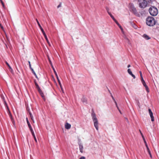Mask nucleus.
<instances>
[{
  "label": "nucleus",
  "instance_id": "f257e3e1",
  "mask_svg": "<svg viewBox=\"0 0 159 159\" xmlns=\"http://www.w3.org/2000/svg\"><path fill=\"white\" fill-rule=\"evenodd\" d=\"M146 23L148 26H153L155 24L156 20L153 17L149 16L146 18Z\"/></svg>",
  "mask_w": 159,
  "mask_h": 159
},
{
  "label": "nucleus",
  "instance_id": "f03ea898",
  "mask_svg": "<svg viewBox=\"0 0 159 159\" xmlns=\"http://www.w3.org/2000/svg\"><path fill=\"white\" fill-rule=\"evenodd\" d=\"M91 116L94 123V126L96 129H98V121L97 118L96 114L93 110H92Z\"/></svg>",
  "mask_w": 159,
  "mask_h": 159
},
{
  "label": "nucleus",
  "instance_id": "7ed1b4c3",
  "mask_svg": "<svg viewBox=\"0 0 159 159\" xmlns=\"http://www.w3.org/2000/svg\"><path fill=\"white\" fill-rule=\"evenodd\" d=\"M149 11L151 15L152 16H156L158 13L157 8L154 7H150L149 9Z\"/></svg>",
  "mask_w": 159,
  "mask_h": 159
},
{
  "label": "nucleus",
  "instance_id": "20e7f679",
  "mask_svg": "<svg viewBox=\"0 0 159 159\" xmlns=\"http://www.w3.org/2000/svg\"><path fill=\"white\" fill-rule=\"evenodd\" d=\"M138 3L139 7L142 8H144L148 4V2L146 0H139Z\"/></svg>",
  "mask_w": 159,
  "mask_h": 159
},
{
  "label": "nucleus",
  "instance_id": "39448f33",
  "mask_svg": "<svg viewBox=\"0 0 159 159\" xmlns=\"http://www.w3.org/2000/svg\"><path fill=\"white\" fill-rule=\"evenodd\" d=\"M3 101H4V103L6 105V106L7 107V110H8V113L10 116V118L11 120V121L13 123V124L14 125L15 124V121H14V119H13V118H12V116L11 114V113L9 109V108L7 106V104L6 103V102L5 101H4V99H3Z\"/></svg>",
  "mask_w": 159,
  "mask_h": 159
},
{
  "label": "nucleus",
  "instance_id": "423d86ee",
  "mask_svg": "<svg viewBox=\"0 0 159 159\" xmlns=\"http://www.w3.org/2000/svg\"><path fill=\"white\" fill-rule=\"evenodd\" d=\"M48 60H49V62L50 63V64L51 65L52 67V69H53V70H54V73H55V75H56V78H57V80H58V82L59 83V84H61V82H60V81L59 79V77H58V75H57V74L56 71H55V70L54 67H53V66L52 65V63L51 60H50L49 58H48Z\"/></svg>",
  "mask_w": 159,
  "mask_h": 159
},
{
  "label": "nucleus",
  "instance_id": "0eeeda50",
  "mask_svg": "<svg viewBox=\"0 0 159 159\" xmlns=\"http://www.w3.org/2000/svg\"><path fill=\"white\" fill-rule=\"evenodd\" d=\"M131 9L132 11L134 14L135 15L137 16H140L139 14L137 12L136 8L134 7H132Z\"/></svg>",
  "mask_w": 159,
  "mask_h": 159
},
{
  "label": "nucleus",
  "instance_id": "6e6552de",
  "mask_svg": "<svg viewBox=\"0 0 159 159\" xmlns=\"http://www.w3.org/2000/svg\"><path fill=\"white\" fill-rule=\"evenodd\" d=\"M79 142H78V144L79 145V149L80 150V151L81 153L83 152V147L82 145V144L80 143V140L79 139Z\"/></svg>",
  "mask_w": 159,
  "mask_h": 159
},
{
  "label": "nucleus",
  "instance_id": "1a4fd4ad",
  "mask_svg": "<svg viewBox=\"0 0 159 159\" xmlns=\"http://www.w3.org/2000/svg\"><path fill=\"white\" fill-rule=\"evenodd\" d=\"M149 113L151 119V121H154V118L153 116V113L150 109H148Z\"/></svg>",
  "mask_w": 159,
  "mask_h": 159
},
{
  "label": "nucleus",
  "instance_id": "9d476101",
  "mask_svg": "<svg viewBox=\"0 0 159 159\" xmlns=\"http://www.w3.org/2000/svg\"><path fill=\"white\" fill-rule=\"evenodd\" d=\"M149 113L151 119V121H154V118L153 116V113L150 109H148Z\"/></svg>",
  "mask_w": 159,
  "mask_h": 159
},
{
  "label": "nucleus",
  "instance_id": "9b49d317",
  "mask_svg": "<svg viewBox=\"0 0 159 159\" xmlns=\"http://www.w3.org/2000/svg\"><path fill=\"white\" fill-rule=\"evenodd\" d=\"M139 130L140 133V134H141V136H142V138L143 139V140L144 142V143H145V145L146 147L147 148H148V145H147V142H146V140H145V138H144V137L143 134L142 133L140 130Z\"/></svg>",
  "mask_w": 159,
  "mask_h": 159
},
{
  "label": "nucleus",
  "instance_id": "f8f14e48",
  "mask_svg": "<svg viewBox=\"0 0 159 159\" xmlns=\"http://www.w3.org/2000/svg\"><path fill=\"white\" fill-rule=\"evenodd\" d=\"M127 71L128 73L134 79L135 78V76L132 74V73L130 69H128Z\"/></svg>",
  "mask_w": 159,
  "mask_h": 159
},
{
  "label": "nucleus",
  "instance_id": "ddd939ff",
  "mask_svg": "<svg viewBox=\"0 0 159 159\" xmlns=\"http://www.w3.org/2000/svg\"><path fill=\"white\" fill-rule=\"evenodd\" d=\"M143 85L145 87L146 89L148 92H149V91L148 88V87L145 81L142 82Z\"/></svg>",
  "mask_w": 159,
  "mask_h": 159
},
{
  "label": "nucleus",
  "instance_id": "4468645a",
  "mask_svg": "<svg viewBox=\"0 0 159 159\" xmlns=\"http://www.w3.org/2000/svg\"><path fill=\"white\" fill-rule=\"evenodd\" d=\"M81 101L84 104H87V99L84 97H83L81 99Z\"/></svg>",
  "mask_w": 159,
  "mask_h": 159
},
{
  "label": "nucleus",
  "instance_id": "2eb2a0df",
  "mask_svg": "<svg viewBox=\"0 0 159 159\" xmlns=\"http://www.w3.org/2000/svg\"><path fill=\"white\" fill-rule=\"evenodd\" d=\"M65 128L67 129H69L70 128L71 125L68 123H66L65 125Z\"/></svg>",
  "mask_w": 159,
  "mask_h": 159
},
{
  "label": "nucleus",
  "instance_id": "dca6fc26",
  "mask_svg": "<svg viewBox=\"0 0 159 159\" xmlns=\"http://www.w3.org/2000/svg\"><path fill=\"white\" fill-rule=\"evenodd\" d=\"M39 92V93L40 94L41 96H42V97L43 98V99L44 100H45V97H44V96L43 94V93L42 92V91H41V90H40L39 91H38Z\"/></svg>",
  "mask_w": 159,
  "mask_h": 159
},
{
  "label": "nucleus",
  "instance_id": "f3484780",
  "mask_svg": "<svg viewBox=\"0 0 159 159\" xmlns=\"http://www.w3.org/2000/svg\"><path fill=\"white\" fill-rule=\"evenodd\" d=\"M115 23L117 24V25H118L119 27L120 28L122 32H123V29L121 25L119 24L118 23V22L116 21L115 22Z\"/></svg>",
  "mask_w": 159,
  "mask_h": 159
},
{
  "label": "nucleus",
  "instance_id": "a211bd4d",
  "mask_svg": "<svg viewBox=\"0 0 159 159\" xmlns=\"http://www.w3.org/2000/svg\"><path fill=\"white\" fill-rule=\"evenodd\" d=\"M143 37L147 40H148L150 39L148 35L146 34H144L143 35Z\"/></svg>",
  "mask_w": 159,
  "mask_h": 159
},
{
  "label": "nucleus",
  "instance_id": "6ab92c4d",
  "mask_svg": "<svg viewBox=\"0 0 159 159\" xmlns=\"http://www.w3.org/2000/svg\"><path fill=\"white\" fill-rule=\"evenodd\" d=\"M111 17L112 19L115 22L117 20H116V19L111 14V13H109L108 14Z\"/></svg>",
  "mask_w": 159,
  "mask_h": 159
},
{
  "label": "nucleus",
  "instance_id": "aec40b11",
  "mask_svg": "<svg viewBox=\"0 0 159 159\" xmlns=\"http://www.w3.org/2000/svg\"><path fill=\"white\" fill-rule=\"evenodd\" d=\"M35 86H36V88L38 90V91H39L40 90H41V89H40L38 84H37V83H36V82H35Z\"/></svg>",
  "mask_w": 159,
  "mask_h": 159
},
{
  "label": "nucleus",
  "instance_id": "412c9836",
  "mask_svg": "<svg viewBox=\"0 0 159 159\" xmlns=\"http://www.w3.org/2000/svg\"><path fill=\"white\" fill-rule=\"evenodd\" d=\"M147 148V151H148V152L150 155V157L151 158H152V155H151V152L150 151V150L149 149V148Z\"/></svg>",
  "mask_w": 159,
  "mask_h": 159
},
{
  "label": "nucleus",
  "instance_id": "4be33fe9",
  "mask_svg": "<svg viewBox=\"0 0 159 159\" xmlns=\"http://www.w3.org/2000/svg\"><path fill=\"white\" fill-rule=\"evenodd\" d=\"M40 28L41 30L43 35H46V34H45V32L44 31L43 29L42 28V27H40Z\"/></svg>",
  "mask_w": 159,
  "mask_h": 159
},
{
  "label": "nucleus",
  "instance_id": "5701e85b",
  "mask_svg": "<svg viewBox=\"0 0 159 159\" xmlns=\"http://www.w3.org/2000/svg\"><path fill=\"white\" fill-rule=\"evenodd\" d=\"M44 37L45 38V39H46V40L48 43L49 44V46H50V43H49V42L48 41V39L47 37V36H46V35H44Z\"/></svg>",
  "mask_w": 159,
  "mask_h": 159
},
{
  "label": "nucleus",
  "instance_id": "b1692460",
  "mask_svg": "<svg viewBox=\"0 0 159 159\" xmlns=\"http://www.w3.org/2000/svg\"><path fill=\"white\" fill-rule=\"evenodd\" d=\"M31 132L33 137H35L34 132L33 130H30Z\"/></svg>",
  "mask_w": 159,
  "mask_h": 159
},
{
  "label": "nucleus",
  "instance_id": "393cba45",
  "mask_svg": "<svg viewBox=\"0 0 159 159\" xmlns=\"http://www.w3.org/2000/svg\"><path fill=\"white\" fill-rule=\"evenodd\" d=\"M36 21L37 22V24H38L39 27L40 28V27H41V26L40 25V24H39V21H38V20L37 19H36Z\"/></svg>",
  "mask_w": 159,
  "mask_h": 159
},
{
  "label": "nucleus",
  "instance_id": "a878e982",
  "mask_svg": "<svg viewBox=\"0 0 159 159\" xmlns=\"http://www.w3.org/2000/svg\"><path fill=\"white\" fill-rule=\"evenodd\" d=\"M32 73L34 74V75L37 78V76L33 69H32Z\"/></svg>",
  "mask_w": 159,
  "mask_h": 159
},
{
  "label": "nucleus",
  "instance_id": "bb28decb",
  "mask_svg": "<svg viewBox=\"0 0 159 159\" xmlns=\"http://www.w3.org/2000/svg\"><path fill=\"white\" fill-rule=\"evenodd\" d=\"M6 64H7V66H8L9 67V69H11V66L9 65V64L7 62V61H6Z\"/></svg>",
  "mask_w": 159,
  "mask_h": 159
},
{
  "label": "nucleus",
  "instance_id": "cd10ccee",
  "mask_svg": "<svg viewBox=\"0 0 159 159\" xmlns=\"http://www.w3.org/2000/svg\"><path fill=\"white\" fill-rule=\"evenodd\" d=\"M106 10L108 14H109V13H110V12H109V8H108V7H106Z\"/></svg>",
  "mask_w": 159,
  "mask_h": 159
},
{
  "label": "nucleus",
  "instance_id": "c85d7f7f",
  "mask_svg": "<svg viewBox=\"0 0 159 159\" xmlns=\"http://www.w3.org/2000/svg\"><path fill=\"white\" fill-rule=\"evenodd\" d=\"M28 126H29V128H30V129H32L31 126L30 124V123H29V124H28Z\"/></svg>",
  "mask_w": 159,
  "mask_h": 159
},
{
  "label": "nucleus",
  "instance_id": "c756f323",
  "mask_svg": "<svg viewBox=\"0 0 159 159\" xmlns=\"http://www.w3.org/2000/svg\"><path fill=\"white\" fill-rule=\"evenodd\" d=\"M28 126H29V128H30V129H32L31 126L30 124V123H29V124H28Z\"/></svg>",
  "mask_w": 159,
  "mask_h": 159
},
{
  "label": "nucleus",
  "instance_id": "7c9ffc66",
  "mask_svg": "<svg viewBox=\"0 0 159 159\" xmlns=\"http://www.w3.org/2000/svg\"><path fill=\"white\" fill-rule=\"evenodd\" d=\"M0 0L1 2L2 5L3 7L4 8L5 7V6H4V5L3 2L2 1V0Z\"/></svg>",
  "mask_w": 159,
  "mask_h": 159
},
{
  "label": "nucleus",
  "instance_id": "2f4dec72",
  "mask_svg": "<svg viewBox=\"0 0 159 159\" xmlns=\"http://www.w3.org/2000/svg\"><path fill=\"white\" fill-rule=\"evenodd\" d=\"M30 117L31 120H32L34 122V119H33V115H32L30 116Z\"/></svg>",
  "mask_w": 159,
  "mask_h": 159
},
{
  "label": "nucleus",
  "instance_id": "473e14b6",
  "mask_svg": "<svg viewBox=\"0 0 159 159\" xmlns=\"http://www.w3.org/2000/svg\"><path fill=\"white\" fill-rule=\"evenodd\" d=\"M61 6V3H60L57 6V8H58Z\"/></svg>",
  "mask_w": 159,
  "mask_h": 159
},
{
  "label": "nucleus",
  "instance_id": "72a5a7b5",
  "mask_svg": "<svg viewBox=\"0 0 159 159\" xmlns=\"http://www.w3.org/2000/svg\"><path fill=\"white\" fill-rule=\"evenodd\" d=\"M141 81L142 82L145 81L143 79V77L142 76H141Z\"/></svg>",
  "mask_w": 159,
  "mask_h": 159
},
{
  "label": "nucleus",
  "instance_id": "f704fd0d",
  "mask_svg": "<svg viewBox=\"0 0 159 159\" xmlns=\"http://www.w3.org/2000/svg\"><path fill=\"white\" fill-rule=\"evenodd\" d=\"M59 84V85H60V87H61V90H62V92H63V93H64V91H63V89H62V86H61V84Z\"/></svg>",
  "mask_w": 159,
  "mask_h": 159
},
{
  "label": "nucleus",
  "instance_id": "c9c22d12",
  "mask_svg": "<svg viewBox=\"0 0 159 159\" xmlns=\"http://www.w3.org/2000/svg\"><path fill=\"white\" fill-rule=\"evenodd\" d=\"M110 94H111V96L112 99L113 100V101L115 99L113 97V96L111 93H110Z\"/></svg>",
  "mask_w": 159,
  "mask_h": 159
},
{
  "label": "nucleus",
  "instance_id": "e433bc0d",
  "mask_svg": "<svg viewBox=\"0 0 159 159\" xmlns=\"http://www.w3.org/2000/svg\"><path fill=\"white\" fill-rule=\"evenodd\" d=\"M114 102H115V104L116 105V107H117V103L116 102V101L115 100H114Z\"/></svg>",
  "mask_w": 159,
  "mask_h": 159
},
{
  "label": "nucleus",
  "instance_id": "4c0bfd02",
  "mask_svg": "<svg viewBox=\"0 0 159 159\" xmlns=\"http://www.w3.org/2000/svg\"><path fill=\"white\" fill-rule=\"evenodd\" d=\"M80 159H85V158L84 157H82L80 158Z\"/></svg>",
  "mask_w": 159,
  "mask_h": 159
},
{
  "label": "nucleus",
  "instance_id": "58836bf2",
  "mask_svg": "<svg viewBox=\"0 0 159 159\" xmlns=\"http://www.w3.org/2000/svg\"><path fill=\"white\" fill-rule=\"evenodd\" d=\"M34 139L35 142L36 143H37V139H36V137H34Z\"/></svg>",
  "mask_w": 159,
  "mask_h": 159
},
{
  "label": "nucleus",
  "instance_id": "ea45409f",
  "mask_svg": "<svg viewBox=\"0 0 159 159\" xmlns=\"http://www.w3.org/2000/svg\"><path fill=\"white\" fill-rule=\"evenodd\" d=\"M28 63H29V67H31V64H30V61H28Z\"/></svg>",
  "mask_w": 159,
  "mask_h": 159
},
{
  "label": "nucleus",
  "instance_id": "a19ab883",
  "mask_svg": "<svg viewBox=\"0 0 159 159\" xmlns=\"http://www.w3.org/2000/svg\"><path fill=\"white\" fill-rule=\"evenodd\" d=\"M26 120L27 122V124H29V121L28 120V119L27 118H26Z\"/></svg>",
  "mask_w": 159,
  "mask_h": 159
},
{
  "label": "nucleus",
  "instance_id": "79ce46f5",
  "mask_svg": "<svg viewBox=\"0 0 159 159\" xmlns=\"http://www.w3.org/2000/svg\"><path fill=\"white\" fill-rule=\"evenodd\" d=\"M139 73H140V77H141V76H142V72H141V71H140L139 72Z\"/></svg>",
  "mask_w": 159,
  "mask_h": 159
},
{
  "label": "nucleus",
  "instance_id": "37998d69",
  "mask_svg": "<svg viewBox=\"0 0 159 159\" xmlns=\"http://www.w3.org/2000/svg\"><path fill=\"white\" fill-rule=\"evenodd\" d=\"M10 70L11 73L13 72V70L11 68V69H10Z\"/></svg>",
  "mask_w": 159,
  "mask_h": 159
},
{
  "label": "nucleus",
  "instance_id": "c03bdc74",
  "mask_svg": "<svg viewBox=\"0 0 159 159\" xmlns=\"http://www.w3.org/2000/svg\"><path fill=\"white\" fill-rule=\"evenodd\" d=\"M29 114L30 115V116H31V115H32V114L29 111Z\"/></svg>",
  "mask_w": 159,
  "mask_h": 159
},
{
  "label": "nucleus",
  "instance_id": "a18cd8bd",
  "mask_svg": "<svg viewBox=\"0 0 159 159\" xmlns=\"http://www.w3.org/2000/svg\"><path fill=\"white\" fill-rule=\"evenodd\" d=\"M130 67V65H128L127 66L128 68H129Z\"/></svg>",
  "mask_w": 159,
  "mask_h": 159
},
{
  "label": "nucleus",
  "instance_id": "49530a36",
  "mask_svg": "<svg viewBox=\"0 0 159 159\" xmlns=\"http://www.w3.org/2000/svg\"><path fill=\"white\" fill-rule=\"evenodd\" d=\"M30 69L31 70V71H32V69H33L32 67H31H31H30Z\"/></svg>",
  "mask_w": 159,
  "mask_h": 159
},
{
  "label": "nucleus",
  "instance_id": "de8ad7c7",
  "mask_svg": "<svg viewBox=\"0 0 159 159\" xmlns=\"http://www.w3.org/2000/svg\"><path fill=\"white\" fill-rule=\"evenodd\" d=\"M118 111H119L120 112V114H121V112L120 111V109H119Z\"/></svg>",
  "mask_w": 159,
  "mask_h": 159
},
{
  "label": "nucleus",
  "instance_id": "09e8293b",
  "mask_svg": "<svg viewBox=\"0 0 159 159\" xmlns=\"http://www.w3.org/2000/svg\"><path fill=\"white\" fill-rule=\"evenodd\" d=\"M125 119L127 121H128V119L127 118H125Z\"/></svg>",
  "mask_w": 159,
  "mask_h": 159
},
{
  "label": "nucleus",
  "instance_id": "8fccbe9b",
  "mask_svg": "<svg viewBox=\"0 0 159 159\" xmlns=\"http://www.w3.org/2000/svg\"><path fill=\"white\" fill-rule=\"evenodd\" d=\"M117 107V109H118V110H119V109H120L119 108V107H118V106H117V107Z\"/></svg>",
  "mask_w": 159,
  "mask_h": 159
},
{
  "label": "nucleus",
  "instance_id": "3c124183",
  "mask_svg": "<svg viewBox=\"0 0 159 159\" xmlns=\"http://www.w3.org/2000/svg\"><path fill=\"white\" fill-rule=\"evenodd\" d=\"M108 91H109L110 93H110H111V92L109 90H108Z\"/></svg>",
  "mask_w": 159,
  "mask_h": 159
},
{
  "label": "nucleus",
  "instance_id": "603ef678",
  "mask_svg": "<svg viewBox=\"0 0 159 159\" xmlns=\"http://www.w3.org/2000/svg\"><path fill=\"white\" fill-rule=\"evenodd\" d=\"M130 23H131V24H133V23H132V22H130Z\"/></svg>",
  "mask_w": 159,
  "mask_h": 159
},
{
  "label": "nucleus",
  "instance_id": "864d4df0",
  "mask_svg": "<svg viewBox=\"0 0 159 159\" xmlns=\"http://www.w3.org/2000/svg\"><path fill=\"white\" fill-rule=\"evenodd\" d=\"M127 40L129 41V39H127Z\"/></svg>",
  "mask_w": 159,
  "mask_h": 159
}]
</instances>
